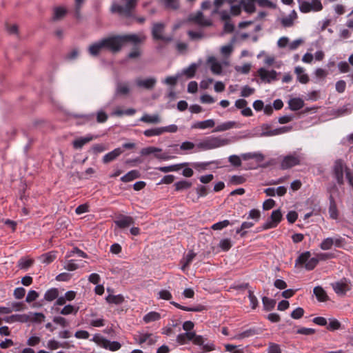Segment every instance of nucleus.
<instances>
[{"instance_id": "f257e3e1", "label": "nucleus", "mask_w": 353, "mask_h": 353, "mask_svg": "<svg viewBox=\"0 0 353 353\" xmlns=\"http://www.w3.org/2000/svg\"><path fill=\"white\" fill-rule=\"evenodd\" d=\"M228 139L219 137H210L197 144V147L203 150H212L229 144Z\"/></svg>"}, {"instance_id": "f03ea898", "label": "nucleus", "mask_w": 353, "mask_h": 353, "mask_svg": "<svg viewBox=\"0 0 353 353\" xmlns=\"http://www.w3.org/2000/svg\"><path fill=\"white\" fill-rule=\"evenodd\" d=\"M299 8L302 13L319 12L323 8L320 0H297Z\"/></svg>"}, {"instance_id": "7ed1b4c3", "label": "nucleus", "mask_w": 353, "mask_h": 353, "mask_svg": "<svg viewBox=\"0 0 353 353\" xmlns=\"http://www.w3.org/2000/svg\"><path fill=\"white\" fill-rule=\"evenodd\" d=\"M101 40L104 49L112 53L119 52L123 47L121 35L111 36Z\"/></svg>"}, {"instance_id": "20e7f679", "label": "nucleus", "mask_w": 353, "mask_h": 353, "mask_svg": "<svg viewBox=\"0 0 353 353\" xmlns=\"http://www.w3.org/2000/svg\"><path fill=\"white\" fill-rule=\"evenodd\" d=\"M91 341L96 343L101 347L113 352L119 350L121 347L120 343L117 341H110L99 334H95Z\"/></svg>"}, {"instance_id": "39448f33", "label": "nucleus", "mask_w": 353, "mask_h": 353, "mask_svg": "<svg viewBox=\"0 0 353 353\" xmlns=\"http://www.w3.org/2000/svg\"><path fill=\"white\" fill-rule=\"evenodd\" d=\"M165 25L163 23H154L152 28V36L154 40L163 41L164 42H170L172 41L171 36H164Z\"/></svg>"}, {"instance_id": "423d86ee", "label": "nucleus", "mask_w": 353, "mask_h": 353, "mask_svg": "<svg viewBox=\"0 0 353 353\" xmlns=\"http://www.w3.org/2000/svg\"><path fill=\"white\" fill-rule=\"evenodd\" d=\"M346 169H350L347 167L343 160L337 159L335 161L333 166V173L334 177L339 185H343L344 183L343 174H346Z\"/></svg>"}, {"instance_id": "0eeeda50", "label": "nucleus", "mask_w": 353, "mask_h": 353, "mask_svg": "<svg viewBox=\"0 0 353 353\" xmlns=\"http://www.w3.org/2000/svg\"><path fill=\"white\" fill-rule=\"evenodd\" d=\"M282 219V214L280 210H274L266 223L259 228V231L267 230L276 228Z\"/></svg>"}, {"instance_id": "6e6552de", "label": "nucleus", "mask_w": 353, "mask_h": 353, "mask_svg": "<svg viewBox=\"0 0 353 353\" xmlns=\"http://www.w3.org/2000/svg\"><path fill=\"white\" fill-rule=\"evenodd\" d=\"M206 339L201 335H197L194 332V336L192 338V343L199 346H201L202 352H208L215 350V345L213 342L205 343Z\"/></svg>"}, {"instance_id": "1a4fd4ad", "label": "nucleus", "mask_w": 353, "mask_h": 353, "mask_svg": "<svg viewBox=\"0 0 353 353\" xmlns=\"http://www.w3.org/2000/svg\"><path fill=\"white\" fill-rule=\"evenodd\" d=\"M300 162L301 158L298 154H289L283 157L281 163V168L282 170L290 169L295 165H299Z\"/></svg>"}, {"instance_id": "9d476101", "label": "nucleus", "mask_w": 353, "mask_h": 353, "mask_svg": "<svg viewBox=\"0 0 353 353\" xmlns=\"http://www.w3.org/2000/svg\"><path fill=\"white\" fill-rule=\"evenodd\" d=\"M332 288L334 292L339 295H345L347 292L352 289L350 282L345 278L333 283Z\"/></svg>"}, {"instance_id": "9b49d317", "label": "nucleus", "mask_w": 353, "mask_h": 353, "mask_svg": "<svg viewBox=\"0 0 353 353\" xmlns=\"http://www.w3.org/2000/svg\"><path fill=\"white\" fill-rule=\"evenodd\" d=\"M114 222L119 228L125 229L133 225L134 219L130 216L119 214Z\"/></svg>"}, {"instance_id": "f8f14e48", "label": "nucleus", "mask_w": 353, "mask_h": 353, "mask_svg": "<svg viewBox=\"0 0 353 353\" xmlns=\"http://www.w3.org/2000/svg\"><path fill=\"white\" fill-rule=\"evenodd\" d=\"M258 74L262 81L270 83L276 79L277 73L274 70H268L264 68H261L258 70Z\"/></svg>"}, {"instance_id": "ddd939ff", "label": "nucleus", "mask_w": 353, "mask_h": 353, "mask_svg": "<svg viewBox=\"0 0 353 353\" xmlns=\"http://www.w3.org/2000/svg\"><path fill=\"white\" fill-rule=\"evenodd\" d=\"M135 82L136 85L139 88L152 90L157 83V79L154 77H150L146 79H137Z\"/></svg>"}, {"instance_id": "4468645a", "label": "nucleus", "mask_w": 353, "mask_h": 353, "mask_svg": "<svg viewBox=\"0 0 353 353\" xmlns=\"http://www.w3.org/2000/svg\"><path fill=\"white\" fill-rule=\"evenodd\" d=\"M139 344L143 345L144 343L147 344L148 345H153L157 341V336H155L152 334L149 333H145L141 334L138 336V339H137Z\"/></svg>"}, {"instance_id": "2eb2a0df", "label": "nucleus", "mask_w": 353, "mask_h": 353, "mask_svg": "<svg viewBox=\"0 0 353 353\" xmlns=\"http://www.w3.org/2000/svg\"><path fill=\"white\" fill-rule=\"evenodd\" d=\"M121 37L123 46L124 45L125 43H127V42L133 43L135 44V46H137V44L143 42L145 39V37H140L138 35L134 34L121 35Z\"/></svg>"}, {"instance_id": "dca6fc26", "label": "nucleus", "mask_w": 353, "mask_h": 353, "mask_svg": "<svg viewBox=\"0 0 353 353\" xmlns=\"http://www.w3.org/2000/svg\"><path fill=\"white\" fill-rule=\"evenodd\" d=\"M123 152V150L121 148H117L113 150L112 151L107 153L103 157V162L104 163H108L114 159H116L119 156H120Z\"/></svg>"}, {"instance_id": "f3484780", "label": "nucleus", "mask_w": 353, "mask_h": 353, "mask_svg": "<svg viewBox=\"0 0 353 353\" xmlns=\"http://www.w3.org/2000/svg\"><path fill=\"white\" fill-rule=\"evenodd\" d=\"M3 320L8 323L14 322H27L29 320V316L26 314H12L9 316H6Z\"/></svg>"}, {"instance_id": "a211bd4d", "label": "nucleus", "mask_w": 353, "mask_h": 353, "mask_svg": "<svg viewBox=\"0 0 353 353\" xmlns=\"http://www.w3.org/2000/svg\"><path fill=\"white\" fill-rule=\"evenodd\" d=\"M328 212L330 214V217L332 219L336 220L338 219L339 211L334 199L332 195L330 196V206L328 209Z\"/></svg>"}, {"instance_id": "6ab92c4d", "label": "nucleus", "mask_w": 353, "mask_h": 353, "mask_svg": "<svg viewBox=\"0 0 353 353\" xmlns=\"http://www.w3.org/2000/svg\"><path fill=\"white\" fill-rule=\"evenodd\" d=\"M259 334V330L256 328H250L242 332L236 334L233 339L241 340L245 338H249Z\"/></svg>"}, {"instance_id": "aec40b11", "label": "nucleus", "mask_w": 353, "mask_h": 353, "mask_svg": "<svg viewBox=\"0 0 353 353\" xmlns=\"http://www.w3.org/2000/svg\"><path fill=\"white\" fill-rule=\"evenodd\" d=\"M313 292L319 302H325L329 299L326 292L321 286L315 287Z\"/></svg>"}, {"instance_id": "412c9836", "label": "nucleus", "mask_w": 353, "mask_h": 353, "mask_svg": "<svg viewBox=\"0 0 353 353\" xmlns=\"http://www.w3.org/2000/svg\"><path fill=\"white\" fill-rule=\"evenodd\" d=\"M192 20L199 26L208 27L212 25L211 21L206 19L204 18V16L202 12H199L196 14H195Z\"/></svg>"}, {"instance_id": "4be33fe9", "label": "nucleus", "mask_w": 353, "mask_h": 353, "mask_svg": "<svg viewBox=\"0 0 353 353\" xmlns=\"http://www.w3.org/2000/svg\"><path fill=\"white\" fill-rule=\"evenodd\" d=\"M170 303L175 306L176 308L188 312H202L205 310V307L201 305H199L195 307H186L181 305L174 301H171Z\"/></svg>"}, {"instance_id": "5701e85b", "label": "nucleus", "mask_w": 353, "mask_h": 353, "mask_svg": "<svg viewBox=\"0 0 353 353\" xmlns=\"http://www.w3.org/2000/svg\"><path fill=\"white\" fill-rule=\"evenodd\" d=\"M208 63L210 64V70L213 74H220L222 72V66L214 57H210Z\"/></svg>"}, {"instance_id": "b1692460", "label": "nucleus", "mask_w": 353, "mask_h": 353, "mask_svg": "<svg viewBox=\"0 0 353 353\" xmlns=\"http://www.w3.org/2000/svg\"><path fill=\"white\" fill-rule=\"evenodd\" d=\"M288 105L292 111L301 110L304 106V101L300 98H292L289 100Z\"/></svg>"}, {"instance_id": "393cba45", "label": "nucleus", "mask_w": 353, "mask_h": 353, "mask_svg": "<svg viewBox=\"0 0 353 353\" xmlns=\"http://www.w3.org/2000/svg\"><path fill=\"white\" fill-rule=\"evenodd\" d=\"M103 49H104V47L102 44V40H100L89 46L88 52L90 55L95 57L99 55Z\"/></svg>"}, {"instance_id": "a878e982", "label": "nucleus", "mask_w": 353, "mask_h": 353, "mask_svg": "<svg viewBox=\"0 0 353 353\" xmlns=\"http://www.w3.org/2000/svg\"><path fill=\"white\" fill-rule=\"evenodd\" d=\"M255 2L256 0H241V6L246 12L251 14L256 11Z\"/></svg>"}, {"instance_id": "bb28decb", "label": "nucleus", "mask_w": 353, "mask_h": 353, "mask_svg": "<svg viewBox=\"0 0 353 353\" xmlns=\"http://www.w3.org/2000/svg\"><path fill=\"white\" fill-rule=\"evenodd\" d=\"M215 125V122L213 119H208L203 121H198L192 125V128L196 129H206L213 128Z\"/></svg>"}, {"instance_id": "cd10ccee", "label": "nucleus", "mask_w": 353, "mask_h": 353, "mask_svg": "<svg viewBox=\"0 0 353 353\" xmlns=\"http://www.w3.org/2000/svg\"><path fill=\"white\" fill-rule=\"evenodd\" d=\"M243 160L255 159L257 162H261L264 160L265 156L260 152H248L241 155Z\"/></svg>"}, {"instance_id": "c85d7f7f", "label": "nucleus", "mask_w": 353, "mask_h": 353, "mask_svg": "<svg viewBox=\"0 0 353 353\" xmlns=\"http://www.w3.org/2000/svg\"><path fill=\"white\" fill-rule=\"evenodd\" d=\"M140 121L147 123L157 124L161 122V118L158 114L150 115L144 114L141 118Z\"/></svg>"}, {"instance_id": "c756f323", "label": "nucleus", "mask_w": 353, "mask_h": 353, "mask_svg": "<svg viewBox=\"0 0 353 353\" xmlns=\"http://www.w3.org/2000/svg\"><path fill=\"white\" fill-rule=\"evenodd\" d=\"M93 139L92 136H87L85 137H81L79 139H75L73 143V147L75 149H81L82 147L85 145L86 143H89Z\"/></svg>"}, {"instance_id": "7c9ffc66", "label": "nucleus", "mask_w": 353, "mask_h": 353, "mask_svg": "<svg viewBox=\"0 0 353 353\" xmlns=\"http://www.w3.org/2000/svg\"><path fill=\"white\" fill-rule=\"evenodd\" d=\"M194 332H185L179 334L176 337V341L181 345L185 344L187 341H192Z\"/></svg>"}, {"instance_id": "2f4dec72", "label": "nucleus", "mask_w": 353, "mask_h": 353, "mask_svg": "<svg viewBox=\"0 0 353 353\" xmlns=\"http://www.w3.org/2000/svg\"><path fill=\"white\" fill-rule=\"evenodd\" d=\"M139 177V172L137 170H131L121 178V181L127 183Z\"/></svg>"}, {"instance_id": "473e14b6", "label": "nucleus", "mask_w": 353, "mask_h": 353, "mask_svg": "<svg viewBox=\"0 0 353 353\" xmlns=\"http://www.w3.org/2000/svg\"><path fill=\"white\" fill-rule=\"evenodd\" d=\"M161 319V314L157 312H150L143 316V321L146 323L157 321Z\"/></svg>"}, {"instance_id": "72a5a7b5", "label": "nucleus", "mask_w": 353, "mask_h": 353, "mask_svg": "<svg viewBox=\"0 0 353 353\" xmlns=\"http://www.w3.org/2000/svg\"><path fill=\"white\" fill-rule=\"evenodd\" d=\"M262 303L264 310L266 311L272 310L276 305V301L274 299H269L266 296L262 298Z\"/></svg>"}, {"instance_id": "f704fd0d", "label": "nucleus", "mask_w": 353, "mask_h": 353, "mask_svg": "<svg viewBox=\"0 0 353 353\" xmlns=\"http://www.w3.org/2000/svg\"><path fill=\"white\" fill-rule=\"evenodd\" d=\"M236 125L234 121H227L218 125L213 132H223L234 128Z\"/></svg>"}, {"instance_id": "c9c22d12", "label": "nucleus", "mask_w": 353, "mask_h": 353, "mask_svg": "<svg viewBox=\"0 0 353 353\" xmlns=\"http://www.w3.org/2000/svg\"><path fill=\"white\" fill-rule=\"evenodd\" d=\"M34 263V260L32 259L21 258L18 261L17 266L21 270H26L31 267Z\"/></svg>"}, {"instance_id": "e433bc0d", "label": "nucleus", "mask_w": 353, "mask_h": 353, "mask_svg": "<svg viewBox=\"0 0 353 353\" xmlns=\"http://www.w3.org/2000/svg\"><path fill=\"white\" fill-rule=\"evenodd\" d=\"M106 301L108 303L119 305V304L122 303L124 301V298L121 294H118V295L110 294L106 297Z\"/></svg>"}, {"instance_id": "4c0bfd02", "label": "nucleus", "mask_w": 353, "mask_h": 353, "mask_svg": "<svg viewBox=\"0 0 353 353\" xmlns=\"http://www.w3.org/2000/svg\"><path fill=\"white\" fill-rule=\"evenodd\" d=\"M66 12L67 10L64 8H55L54 10L52 19L54 21L61 19L65 15Z\"/></svg>"}, {"instance_id": "58836bf2", "label": "nucleus", "mask_w": 353, "mask_h": 353, "mask_svg": "<svg viewBox=\"0 0 353 353\" xmlns=\"http://www.w3.org/2000/svg\"><path fill=\"white\" fill-rule=\"evenodd\" d=\"M176 191H181L190 188L192 186V183L188 181H180L174 184Z\"/></svg>"}, {"instance_id": "ea45409f", "label": "nucleus", "mask_w": 353, "mask_h": 353, "mask_svg": "<svg viewBox=\"0 0 353 353\" xmlns=\"http://www.w3.org/2000/svg\"><path fill=\"white\" fill-rule=\"evenodd\" d=\"M59 296V291L57 288H51L46 292V301H52Z\"/></svg>"}, {"instance_id": "a19ab883", "label": "nucleus", "mask_w": 353, "mask_h": 353, "mask_svg": "<svg viewBox=\"0 0 353 353\" xmlns=\"http://www.w3.org/2000/svg\"><path fill=\"white\" fill-rule=\"evenodd\" d=\"M311 254L309 251L301 254L296 260V265H305L310 258Z\"/></svg>"}, {"instance_id": "79ce46f5", "label": "nucleus", "mask_w": 353, "mask_h": 353, "mask_svg": "<svg viewBox=\"0 0 353 353\" xmlns=\"http://www.w3.org/2000/svg\"><path fill=\"white\" fill-rule=\"evenodd\" d=\"M197 69V65L195 63L191 64L188 68H185L183 71V73L188 78H192L194 77L196 71Z\"/></svg>"}, {"instance_id": "37998d69", "label": "nucleus", "mask_w": 353, "mask_h": 353, "mask_svg": "<svg viewBox=\"0 0 353 353\" xmlns=\"http://www.w3.org/2000/svg\"><path fill=\"white\" fill-rule=\"evenodd\" d=\"M334 245V239L328 237L325 239L320 244V248L323 250H330Z\"/></svg>"}, {"instance_id": "c03bdc74", "label": "nucleus", "mask_w": 353, "mask_h": 353, "mask_svg": "<svg viewBox=\"0 0 353 353\" xmlns=\"http://www.w3.org/2000/svg\"><path fill=\"white\" fill-rule=\"evenodd\" d=\"M162 129L161 127L156 128L153 129H148L143 132V134L147 137H151L154 136H159L162 134Z\"/></svg>"}, {"instance_id": "a18cd8bd", "label": "nucleus", "mask_w": 353, "mask_h": 353, "mask_svg": "<svg viewBox=\"0 0 353 353\" xmlns=\"http://www.w3.org/2000/svg\"><path fill=\"white\" fill-rule=\"evenodd\" d=\"M232 224H234V222L230 223L228 220H224V221L214 223L211 226V228L214 230H222L223 228H226L228 225H232Z\"/></svg>"}, {"instance_id": "49530a36", "label": "nucleus", "mask_w": 353, "mask_h": 353, "mask_svg": "<svg viewBox=\"0 0 353 353\" xmlns=\"http://www.w3.org/2000/svg\"><path fill=\"white\" fill-rule=\"evenodd\" d=\"M78 312V308H75L72 305H65L60 312V313L63 315H68L70 314H76Z\"/></svg>"}, {"instance_id": "de8ad7c7", "label": "nucleus", "mask_w": 353, "mask_h": 353, "mask_svg": "<svg viewBox=\"0 0 353 353\" xmlns=\"http://www.w3.org/2000/svg\"><path fill=\"white\" fill-rule=\"evenodd\" d=\"M248 298L250 302V306L252 309H256L259 305V301L257 298L254 294V292L251 290H248Z\"/></svg>"}, {"instance_id": "09e8293b", "label": "nucleus", "mask_w": 353, "mask_h": 353, "mask_svg": "<svg viewBox=\"0 0 353 353\" xmlns=\"http://www.w3.org/2000/svg\"><path fill=\"white\" fill-rule=\"evenodd\" d=\"M141 55V50L139 46H134L131 52L128 54L129 59H137Z\"/></svg>"}, {"instance_id": "8fccbe9b", "label": "nucleus", "mask_w": 353, "mask_h": 353, "mask_svg": "<svg viewBox=\"0 0 353 353\" xmlns=\"http://www.w3.org/2000/svg\"><path fill=\"white\" fill-rule=\"evenodd\" d=\"M180 168L181 166L179 165H172L170 166L159 167L157 168L156 169L163 172H169L178 171Z\"/></svg>"}, {"instance_id": "3c124183", "label": "nucleus", "mask_w": 353, "mask_h": 353, "mask_svg": "<svg viewBox=\"0 0 353 353\" xmlns=\"http://www.w3.org/2000/svg\"><path fill=\"white\" fill-rule=\"evenodd\" d=\"M318 263L319 259L317 258H310L307 262L305 263V268L307 270H312L317 265Z\"/></svg>"}, {"instance_id": "603ef678", "label": "nucleus", "mask_w": 353, "mask_h": 353, "mask_svg": "<svg viewBox=\"0 0 353 353\" xmlns=\"http://www.w3.org/2000/svg\"><path fill=\"white\" fill-rule=\"evenodd\" d=\"M285 128H286L285 127H283V128H280L275 129L273 130L264 132L262 133V135L266 136V137L277 135L279 134L285 132H286Z\"/></svg>"}, {"instance_id": "864d4df0", "label": "nucleus", "mask_w": 353, "mask_h": 353, "mask_svg": "<svg viewBox=\"0 0 353 353\" xmlns=\"http://www.w3.org/2000/svg\"><path fill=\"white\" fill-rule=\"evenodd\" d=\"M57 251H50L46 253V264H50L53 262L57 257Z\"/></svg>"}, {"instance_id": "5fc2aeb1", "label": "nucleus", "mask_w": 353, "mask_h": 353, "mask_svg": "<svg viewBox=\"0 0 353 353\" xmlns=\"http://www.w3.org/2000/svg\"><path fill=\"white\" fill-rule=\"evenodd\" d=\"M219 247L223 251H228L232 247L231 241L229 239H222L219 243Z\"/></svg>"}, {"instance_id": "6e6d98bb", "label": "nucleus", "mask_w": 353, "mask_h": 353, "mask_svg": "<svg viewBox=\"0 0 353 353\" xmlns=\"http://www.w3.org/2000/svg\"><path fill=\"white\" fill-rule=\"evenodd\" d=\"M85 0H75L74 15L77 19L81 17V8Z\"/></svg>"}, {"instance_id": "4d7b16f0", "label": "nucleus", "mask_w": 353, "mask_h": 353, "mask_svg": "<svg viewBox=\"0 0 353 353\" xmlns=\"http://www.w3.org/2000/svg\"><path fill=\"white\" fill-rule=\"evenodd\" d=\"M39 297V293L35 290H30L26 296V301L27 303H32Z\"/></svg>"}, {"instance_id": "13d9d810", "label": "nucleus", "mask_w": 353, "mask_h": 353, "mask_svg": "<svg viewBox=\"0 0 353 353\" xmlns=\"http://www.w3.org/2000/svg\"><path fill=\"white\" fill-rule=\"evenodd\" d=\"M304 314V310L302 307H297L291 313V317L294 319H299Z\"/></svg>"}, {"instance_id": "bf43d9fd", "label": "nucleus", "mask_w": 353, "mask_h": 353, "mask_svg": "<svg viewBox=\"0 0 353 353\" xmlns=\"http://www.w3.org/2000/svg\"><path fill=\"white\" fill-rule=\"evenodd\" d=\"M261 217V212L257 209H252L249 212L248 219H254L256 222L259 221Z\"/></svg>"}, {"instance_id": "052dcab7", "label": "nucleus", "mask_w": 353, "mask_h": 353, "mask_svg": "<svg viewBox=\"0 0 353 353\" xmlns=\"http://www.w3.org/2000/svg\"><path fill=\"white\" fill-rule=\"evenodd\" d=\"M229 162L235 167H239L241 165V160L237 155H231L228 158Z\"/></svg>"}, {"instance_id": "680f3d73", "label": "nucleus", "mask_w": 353, "mask_h": 353, "mask_svg": "<svg viewBox=\"0 0 353 353\" xmlns=\"http://www.w3.org/2000/svg\"><path fill=\"white\" fill-rule=\"evenodd\" d=\"M268 353H281L279 345L274 343H270L268 348Z\"/></svg>"}, {"instance_id": "e2e57ef3", "label": "nucleus", "mask_w": 353, "mask_h": 353, "mask_svg": "<svg viewBox=\"0 0 353 353\" xmlns=\"http://www.w3.org/2000/svg\"><path fill=\"white\" fill-rule=\"evenodd\" d=\"M338 68L341 73H346L350 70V67L346 61H341L338 63Z\"/></svg>"}, {"instance_id": "0e129e2a", "label": "nucleus", "mask_w": 353, "mask_h": 353, "mask_svg": "<svg viewBox=\"0 0 353 353\" xmlns=\"http://www.w3.org/2000/svg\"><path fill=\"white\" fill-rule=\"evenodd\" d=\"M254 92V89L249 87L248 85L244 86L241 92V96L243 97H248Z\"/></svg>"}, {"instance_id": "69168bd1", "label": "nucleus", "mask_w": 353, "mask_h": 353, "mask_svg": "<svg viewBox=\"0 0 353 353\" xmlns=\"http://www.w3.org/2000/svg\"><path fill=\"white\" fill-rule=\"evenodd\" d=\"M25 294H26V290L22 287L17 288L14 290V296L17 299H21L23 298Z\"/></svg>"}, {"instance_id": "338daca9", "label": "nucleus", "mask_w": 353, "mask_h": 353, "mask_svg": "<svg viewBox=\"0 0 353 353\" xmlns=\"http://www.w3.org/2000/svg\"><path fill=\"white\" fill-rule=\"evenodd\" d=\"M117 91L119 94H127L129 92L130 90L128 85L124 83H119L117 85Z\"/></svg>"}, {"instance_id": "774afa93", "label": "nucleus", "mask_w": 353, "mask_h": 353, "mask_svg": "<svg viewBox=\"0 0 353 353\" xmlns=\"http://www.w3.org/2000/svg\"><path fill=\"white\" fill-rule=\"evenodd\" d=\"M346 88V83L343 80H339L336 83V90L339 93H343Z\"/></svg>"}]
</instances>
